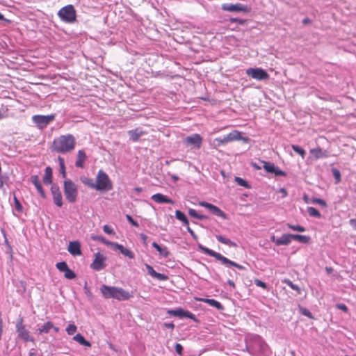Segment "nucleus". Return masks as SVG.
Returning a JSON list of instances; mask_svg holds the SVG:
<instances>
[{"instance_id":"nucleus-32","label":"nucleus","mask_w":356,"mask_h":356,"mask_svg":"<svg viewBox=\"0 0 356 356\" xmlns=\"http://www.w3.org/2000/svg\"><path fill=\"white\" fill-rule=\"evenodd\" d=\"M292 239L298 241L302 243H309L310 241V237L305 235L300 234H292Z\"/></svg>"},{"instance_id":"nucleus-53","label":"nucleus","mask_w":356,"mask_h":356,"mask_svg":"<svg viewBox=\"0 0 356 356\" xmlns=\"http://www.w3.org/2000/svg\"><path fill=\"white\" fill-rule=\"evenodd\" d=\"M336 307L340 310L343 311L344 312H348V311L347 306L343 303L337 304Z\"/></svg>"},{"instance_id":"nucleus-35","label":"nucleus","mask_w":356,"mask_h":356,"mask_svg":"<svg viewBox=\"0 0 356 356\" xmlns=\"http://www.w3.org/2000/svg\"><path fill=\"white\" fill-rule=\"evenodd\" d=\"M216 237L217 240L219 242H220L221 243H223V244H225V245H230V246H232V247H236V244L234 242L232 241L229 238L223 237L221 235H217Z\"/></svg>"},{"instance_id":"nucleus-21","label":"nucleus","mask_w":356,"mask_h":356,"mask_svg":"<svg viewBox=\"0 0 356 356\" xmlns=\"http://www.w3.org/2000/svg\"><path fill=\"white\" fill-rule=\"evenodd\" d=\"M152 200L154 201L156 203L159 204H163V203H168V204H173L174 202L168 198L167 196L161 194V193H156L152 196Z\"/></svg>"},{"instance_id":"nucleus-14","label":"nucleus","mask_w":356,"mask_h":356,"mask_svg":"<svg viewBox=\"0 0 356 356\" xmlns=\"http://www.w3.org/2000/svg\"><path fill=\"white\" fill-rule=\"evenodd\" d=\"M184 142L187 145H193L199 149L201 147L202 143V138L200 134H194L191 136H187L184 139Z\"/></svg>"},{"instance_id":"nucleus-48","label":"nucleus","mask_w":356,"mask_h":356,"mask_svg":"<svg viewBox=\"0 0 356 356\" xmlns=\"http://www.w3.org/2000/svg\"><path fill=\"white\" fill-rule=\"evenodd\" d=\"M313 204H318L323 207H327V203L325 200L320 199V198H314L311 201Z\"/></svg>"},{"instance_id":"nucleus-38","label":"nucleus","mask_w":356,"mask_h":356,"mask_svg":"<svg viewBox=\"0 0 356 356\" xmlns=\"http://www.w3.org/2000/svg\"><path fill=\"white\" fill-rule=\"evenodd\" d=\"M284 282L286 283L290 288L297 291L298 294L301 293V289L300 288L296 285L294 284L291 280H284Z\"/></svg>"},{"instance_id":"nucleus-15","label":"nucleus","mask_w":356,"mask_h":356,"mask_svg":"<svg viewBox=\"0 0 356 356\" xmlns=\"http://www.w3.org/2000/svg\"><path fill=\"white\" fill-rule=\"evenodd\" d=\"M68 252L74 257L81 255V243L78 241H70L67 248Z\"/></svg>"},{"instance_id":"nucleus-24","label":"nucleus","mask_w":356,"mask_h":356,"mask_svg":"<svg viewBox=\"0 0 356 356\" xmlns=\"http://www.w3.org/2000/svg\"><path fill=\"white\" fill-rule=\"evenodd\" d=\"M241 138V136L240 132L238 131H234L232 132H230L229 134H227L226 136L224 137V138L222 140V143H228L232 140H238Z\"/></svg>"},{"instance_id":"nucleus-58","label":"nucleus","mask_w":356,"mask_h":356,"mask_svg":"<svg viewBox=\"0 0 356 356\" xmlns=\"http://www.w3.org/2000/svg\"><path fill=\"white\" fill-rule=\"evenodd\" d=\"M15 207L17 211H21L22 209V206L20 204L19 201L17 199V197H15Z\"/></svg>"},{"instance_id":"nucleus-60","label":"nucleus","mask_w":356,"mask_h":356,"mask_svg":"<svg viewBox=\"0 0 356 356\" xmlns=\"http://www.w3.org/2000/svg\"><path fill=\"white\" fill-rule=\"evenodd\" d=\"M187 227V230L188 232L190 233V234L194 238H197V236L195 235V232H193V230L189 227V225Z\"/></svg>"},{"instance_id":"nucleus-22","label":"nucleus","mask_w":356,"mask_h":356,"mask_svg":"<svg viewBox=\"0 0 356 356\" xmlns=\"http://www.w3.org/2000/svg\"><path fill=\"white\" fill-rule=\"evenodd\" d=\"M145 133L146 132L143 131L140 128H136L128 131L130 139L134 142L138 141L139 138Z\"/></svg>"},{"instance_id":"nucleus-45","label":"nucleus","mask_w":356,"mask_h":356,"mask_svg":"<svg viewBox=\"0 0 356 356\" xmlns=\"http://www.w3.org/2000/svg\"><path fill=\"white\" fill-rule=\"evenodd\" d=\"M235 181L241 186H243V187L247 188H250V186L248 185L247 181L245 179H242L241 177H235Z\"/></svg>"},{"instance_id":"nucleus-4","label":"nucleus","mask_w":356,"mask_h":356,"mask_svg":"<svg viewBox=\"0 0 356 356\" xmlns=\"http://www.w3.org/2000/svg\"><path fill=\"white\" fill-rule=\"evenodd\" d=\"M58 16L66 23H73L76 19V10L72 5L65 6L58 10Z\"/></svg>"},{"instance_id":"nucleus-54","label":"nucleus","mask_w":356,"mask_h":356,"mask_svg":"<svg viewBox=\"0 0 356 356\" xmlns=\"http://www.w3.org/2000/svg\"><path fill=\"white\" fill-rule=\"evenodd\" d=\"M103 229L104 232L108 234H113L114 232L113 229L108 225H106L104 226Z\"/></svg>"},{"instance_id":"nucleus-33","label":"nucleus","mask_w":356,"mask_h":356,"mask_svg":"<svg viewBox=\"0 0 356 356\" xmlns=\"http://www.w3.org/2000/svg\"><path fill=\"white\" fill-rule=\"evenodd\" d=\"M175 217L179 220L181 221L184 225L188 226L189 222L186 216V215L181 211L177 210L175 211Z\"/></svg>"},{"instance_id":"nucleus-44","label":"nucleus","mask_w":356,"mask_h":356,"mask_svg":"<svg viewBox=\"0 0 356 356\" xmlns=\"http://www.w3.org/2000/svg\"><path fill=\"white\" fill-rule=\"evenodd\" d=\"M188 214L192 216V217H194V218H196L197 219H200V220H202V219H205L206 217L203 215H200L197 213V211L193 209H190L188 210Z\"/></svg>"},{"instance_id":"nucleus-7","label":"nucleus","mask_w":356,"mask_h":356,"mask_svg":"<svg viewBox=\"0 0 356 356\" xmlns=\"http://www.w3.org/2000/svg\"><path fill=\"white\" fill-rule=\"evenodd\" d=\"M199 248L205 254L216 258L217 260H219L222 262V264L225 265H230L232 266V261L228 259L225 257L222 256L221 254L216 252L208 248L204 247L202 245H200Z\"/></svg>"},{"instance_id":"nucleus-23","label":"nucleus","mask_w":356,"mask_h":356,"mask_svg":"<svg viewBox=\"0 0 356 356\" xmlns=\"http://www.w3.org/2000/svg\"><path fill=\"white\" fill-rule=\"evenodd\" d=\"M87 159L86 152L83 150H79L77 152V159L75 163V165L77 168H83L84 163Z\"/></svg>"},{"instance_id":"nucleus-46","label":"nucleus","mask_w":356,"mask_h":356,"mask_svg":"<svg viewBox=\"0 0 356 356\" xmlns=\"http://www.w3.org/2000/svg\"><path fill=\"white\" fill-rule=\"evenodd\" d=\"M299 310H300V312L301 314H302V315H304L305 316H307L308 318H309L311 319L314 318V316H313L312 314L308 309H307L306 308L300 307L299 308Z\"/></svg>"},{"instance_id":"nucleus-18","label":"nucleus","mask_w":356,"mask_h":356,"mask_svg":"<svg viewBox=\"0 0 356 356\" xmlns=\"http://www.w3.org/2000/svg\"><path fill=\"white\" fill-rule=\"evenodd\" d=\"M117 287L108 286L103 285L101 288V292L105 298H114Z\"/></svg>"},{"instance_id":"nucleus-29","label":"nucleus","mask_w":356,"mask_h":356,"mask_svg":"<svg viewBox=\"0 0 356 356\" xmlns=\"http://www.w3.org/2000/svg\"><path fill=\"white\" fill-rule=\"evenodd\" d=\"M43 182L44 184H50L52 182V169L49 166L45 168Z\"/></svg>"},{"instance_id":"nucleus-52","label":"nucleus","mask_w":356,"mask_h":356,"mask_svg":"<svg viewBox=\"0 0 356 356\" xmlns=\"http://www.w3.org/2000/svg\"><path fill=\"white\" fill-rule=\"evenodd\" d=\"M254 284L259 286V287H261L264 289H267V285L265 282L261 281L260 280H258V279H256L254 280Z\"/></svg>"},{"instance_id":"nucleus-10","label":"nucleus","mask_w":356,"mask_h":356,"mask_svg":"<svg viewBox=\"0 0 356 356\" xmlns=\"http://www.w3.org/2000/svg\"><path fill=\"white\" fill-rule=\"evenodd\" d=\"M222 9L229 12H243L248 13L250 11L245 6L241 3L232 4V3H223L222 5Z\"/></svg>"},{"instance_id":"nucleus-55","label":"nucleus","mask_w":356,"mask_h":356,"mask_svg":"<svg viewBox=\"0 0 356 356\" xmlns=\"http://www.w3.org/2000/svg\"><path fill=\"white\" fill-rule=\"evenodd\" d=\"M175 349L177 353H178L179 355H182L183 347L180 343H177L175 346Z\"/></svg>"},{"instance_id":"nucleus-3","label":"nucleus","mask_w":356,"mask_h":356,"mask_svg":"<svg viewBox=\"0 0 356 356\" xmlns=\"http://www.w3.org/2000/svg\"><path fill=\"white\" fill-rule=\"evenodd\" d=\"M63 188L66 200L70 203L75 202L78 196L77 186L72 180L66 179Z\"/></svg>"},{"instance_id":"nucleus-59","label":"nucleus","mask_w":356,"mask_h":356,"mask_svg":"<svg viewBox=\"0 0 356 356\" xmlns=\"http://www.w3.org/2000/svg\"><path fill=\"white\" fill-rule=\"evenodd\" d=\"M163 325L164 327L170 328L171 330H173L175 328V325L173 323H165Z\"/></svg>"},{"instance_id":"nucleus-31","label":"nucleus","mask_w":356,"mask_h":356,"mask_svg":"<svg viewBox=\"0 0 356 356\" xmlns=\"http://www.w3.org/2000/svg\"><path fill=\"white\" fill-rule=\"evenodd\" d=\"M54 327V324L51 321H48L45 323L40 328L38 329V332L40 334H42L43 333H48L49 330Z\"/></svg>"},{"instance_id":"nucleus-43","label":"nucleus","mask_w":356,"mask_h":356,"mask_svg":"<svg viewBox=\"0 0 356 356\" xmlns=\"http://www.w3.org/2000/svg\"><path fill=\"white\" fill-rule=\"evenodd\" d=\"M77 330V327L74 324L71 323L66 327V332L69 335L74 334Z\"/></svg>"},{"instance_id":"nucleus-56","label":"nucleus","mask_w":356,"mask_h":356,"mask_svg":"<svg viewBox=\"0 0 356 356\" xmlns=\"http://www.w3.org/2000/svg\"><path fill=\"white\" fill-rule=\"evenodd\" d=\"M3 236H4V238H5V244L6 245L8 248L10 250V251L12 252V251H13L12 247H11V245H10V243L8 242V240L7 236H6V233L3 230Z\"/></svg>"},{"instance_id":"nucleus-57","label":"nucleus","mask_w":356,"mask_h":356,"mask_svg":"<svg viewBox=\"0 0 356 356\" xmlns=\"http://www.w3.org/2000/svg\"><path fill=\"white\" fill-rule=\"evenodd\" d=\"M274 174L276 175V176H286V174L285 172L280 170L278 168L276 167L275 168V172H274Z\"/></svg>"},{"instance_id":"nucleus-62","label":"nucleus","mask_w":356,"mask_h":356,"mask_svg":"<svg viewBox=\"0 0 356 356\" xmlns=\"http://www.w3.org/2000/svg\"><path fill=\"white\" fill-rule=\"evenodd\" d=\"M350 225L353 227L355 230H356V219L353 218L350 220Z\"/></svg>"},{"instance_id":"nucleus-51","label":"nucleus","mask_w":356,"mask_h":356,"mask_svg":"<svg viewBox=\"0 0 356 356\" xmlns=\"http://www.w3.org/2000/svg\"><path fill=\"white\" fill-rule=\"evenodd\" d=\"M126 218L133 226L136 227H139L138 223L136 220H134V218L130 215H127Z\"/></svg>"},{"instance_id":"nucleus-13","label":"nucleus","mask_w":356,"mask_h":356,"mask_svg":"<svg viewBox=\"0 0 356 356\" xmlns=\"http://www.w3.org/2000/svg\"><path fill=\"white\" fill-rule=\"evenodd\" d=\"M51 192L53 196V200L54 204L58 207H61L63 204V197L61 192L60 191L59 187L56 185L53 184L51 187Z\"/></svg>"},{"instance_id":"nucleus-30","label":"nucleus","mask_w":356,"mask_h":356,"mask_svg":"<svg viewBox=\"0 0 356 356\" xmlns=\"http://www.w3.org/2000/svg\"><path fill=\"white\" fill-rule=\"evenodd\" d=\"M73 340L76 341V342H78L79 343H80L81 345H83L84 346L91 347V343L85 339L83 336L80 333L76 334L73 337Z\"/></svg>"},{"instance_id":"nucleus-49","label":"nucleus","mask_w":356,"mask_h":356,"mask_svg":"<svg viewBox=\"0 0 356 356\" xmlns=\"http://www.w3.org/2000/svg\"><path fill=\"white\" fill-rule=\"evenodd\" d=\"M111 247L114 250H119L121 253L122 251L125 248L122 245L114 242H113Z\"/></svg>"},{"instance_id":"nucleus-40","label":"nucleus","mask_w":356,"mask_h":356,"mask_svg":"<svg viewBox=\"0 0 356 356\" xmlns=\"http://www.w3.org/2000/svg\"><path fill=\"white\" fill-rule=\"evenodd\" d=\"M81 181L86 186L90 187L91 188L95 189V183H94L92 179L88 177L81 178Z\"/></svg>"},{"instance_id":"nucleus-16","label":"nucleus","mask_w":356,"mask_h":356,"mask_svg":"<svg viewBox=\"0 0 356 356\" xmlns=\"http://www.w3.org/2000/svg\"><path fill=\"white\" fill-rule=\"evenodd\" d=\"M168 313L170 314H172L175 316L179 317H186L191 319H193L194 321L196 320L195 316L193 314L188 311L183 310L182 309H178L176 310H169Z\"/></svg>"},{"instance_id":"nucleus-26","label":"nucleus","mask_w":356,"mask_h":356,"mask_svg":"<svg viewBox=\"0 0 356 356\" xmlns=\"http://www.w3.org/2000/svg\"><path fill=\"white\" fill-rule=\"evenodd\" d=\"M199 300L201 302L208 303L210 306L213 307L219 310L223 309V306L222 305V304L214 299L200 298Z\"/></svg>"},{"instance_id":"nucleus-9","label":"nucleus","mask_w":356,"mask_h":356,"mask_svg":"<svg viewBox=\"0 0 356 356\" xmlns=\"http://www.w3.org/2000/svg\"><path fill=\"white\" fill-rule=\"evenodd\" d=\"M54 115H36L33 116V122L38 125L40 128L46 127L51 121L54 120Z\"/></svg>"},{"instance_id":"nucleus-47","label":"nucleus","mask_w":356,"mask_h":356,"mask_svg":"<svg viewBox=\"0 0 356 356\" xmlns=\"http://www.w3.org/2000/svg\"><path fill=\"white\" fill-rule=\"evenodd\" d=\"M122 254L127 257H129V259H134V254L132 251H131L128 248H124L122 251Z\"/></svg>"},{"instance_id":"nucleus-63","label":"nucleus","mask_w":356,"mask_h":356,"mask_svg":"<svg viewBox=\"0 0 356 356\" xmlns=\"http://www.w3.org/2000/svg\"><path fill=\"white\" fill-rule=\"evenodd\" d=\"M232 266H234V267H236V268H237L238 269H240V270L244 269V267L243 266H241V265H240L238 264H236V263H235L234 261H232Z\"/></svg>"},{"instance_id":"nucleus-20","label":"nucleus","mask_w":356,"mask_h":356,"mask_svg":"<svg viewBox=\"0 0 356 356\" xmlns=\"http://www.w3.org/2000/svg\"><path fill=\"white\" fill-rule=\"evenodd\" d=\"M31 182L33 183V184L36 188L38 193H40V195H41V197L43 198H45L46 195H45L44 191L41 185L39 177L38 175H33L31 177Z\"/></svg>"},{"instance_id":"nucleus-28","label":"nucleus","mask_w":356,"mask_h":356,"mask_svg":"<svg viewBox=\"0 0 356 356\" xmlns=\"http://www.w3.org/2000/svg\"><path fill=\"white\" fill-rule=\"evenodd\" d=\"M310 154L316 159H319L321 158H324L327 156L326 153L325 151H323V149L321 147L314 148L310 150Z\"/></svg>"},{"instance_id":"nucleus-42","label":"nucleus","mask_w":356,"mask_h":356,"mask_svg":"<svg viewBox=\"0 0 356 356\" xmlns=\"http://www.w3.org/2000/svg\"><path fill=\"white\" fill-rule=\"evenodd\" d=\"M286 225L289 229H291V230H293V231H297V232H303L305 231V228L299 225H294L288 223Z\"/></svg>"},{"instance_id":"nucleus-41","label":"nucleus","mask_w":356,"mask_h":356,"mask_svg":"<svg viewBox=\"0 0 356 356\" xmlns=\"http://www.w3.org/2000/svg\"><path fill=\"white\" fill-rule=\"evenodd\" d=\"M291 147L293 149V151L295 152L298 153V154H300L302 156V158L305 157V151L304 149H302V147H299L298 145H292Z\"/></svg>"},{"instance_id":"nucleus-39","label":"nucleus","mask_w":356,"mask_h":356,"mask_svg":"<svg viewBox=\"0 0 356 356\" xmlns=\"http://www.w3.org/2000/svg\"><path fill=\"white\" fill-rule=\"evenodd\" d=\"M92 238L95 241H99L106 245H109V246H111V244L113 243V242L108 241L104 236H92Z\"/></svg>"},{"instance_id":"nucleus-37","label":"nucleus","mask_w":356,"mask_h":356,"mask_svg":"<svg viewBox=\"0 0 356 356\" xmlns=\"http://www.w3.org/2000/svg\"><path fill=\"white\" fill-rule=\"evenodd\" d=\"M58 159L59 162L60 172L62 174L63 177L65 178L66 177V171L64 159L60 156H58Z\"/></svg>"},{"instance_id":"nucleus-27","label":"nucleus","mask_w":356,"mask_h":356,"mask_svg":"<svg viewBox=\"0 0 356 356\" xmlns=\"http://www.w3.org/2000/svg\"><path fill=\"white\" fill-rule=\"evenodd\" d=\"M152 246L159 252L161 256L163 257H168L169 256L170 252L166 247H162L156 242L152 243Z\"/></svg>"},{"instance_id":"nucleus-12","label":"nucleus","mask_w":356,"mask_h":356,"mask_svg":"<svg viewBox=\"0 0 356 356\" xmlns=\"http://www.w3.org/2000/svg\"><path fill=\"white\" fill-rule=\"evenodd\" d=\"M199 204L209 209L213 214L223 219H226V214L218 207L207 202H200Z\"/></svg>"},{"instance_id":"nucleus-1","label":"nucleus","mask_w":356,"mask_h":356,"mask_svg":"<svg viewBox=\"0 0 356 356\" xmlns=\"http://www.w3.org/2000/svg\"><path fill=\"white\" fill-rule=\"evenodd\" d=\"M76 146V138L70 134L60 135L54 138L50 149L52 152L67 154L73 151Z\"/></svg>"},{"instance_id":"nucleus-8","label":"nucleus","mask_w":356,"mask_h":356,"mask_svg":"<svg viewBox=\"0 0 356 356\" xmlns=\"http://www.w3.org/2000/svg\"><path fill=\"white\" fill-rule=\"evenodd\" d=\"M106 257L100 253L97 252L95 254V259L90 264V268L95 270H101L106 267Z\"/></svg>"},{"instance_id":"nucleus-36","label":"nucleus","mask_w":356,"mask_h":356,"mask_svg":"<svg viewBox=\"0 0 356 356\" xmlns=\"http://www.w3.org/2000/svg\"><path fill=\"white\" fill-rule=\"evenodd\" d=\"M307 212H308L309 215L312 217H315L317 218H321V213L314 207H309L307 208Z\"/></svg>"},{"instance_id":"nucleus-6","label":"nucleus","mask_w":356,"mask_h":356,"mask_svg":"<svg viewBox=\"0 0 356 356\" xmlns=\"http://www.w3.org/2000/svg\"><path fill=\"white\" fill-rule=\"evenodd\" d=\"M246 74L258 81L266 80L269 78L267 72L261 68H249L246 70Z\"/></svg>"},{"instance_id":"nucleus-25","label":"nucleus","mask_w":356,"mask_h":356,"mask_svg":"<svg viewBox=\"0 0 356 356\" xmlns=\"http://www.w3.org/2000/svg\"><path fill=\"white\" fill-rule=\"evenodd\" d=\"M292 240V234H285L276 240V245H289Z\"/></svg>"},{"instance_id":"nucleus-5","label":"nucleus","mask_w":356,"mask_h":356,"mask_svg":"<svg viewBox=\"0 0 356 356\" xmlns=\"http://www.w3.org/2000/svg\"><path fill=\"white\" fill-rule=\"evenodd\" d=\"M23 323L24 320L22 317H20L17 321L16 330L18 334V337L25 342L33 341V338L30 335L29 331L26 329Z\"/></svg>"},{"instance_id":"nucleus-2","label":"nucleus","mask_w":356,"mask_h":356,"mask_svg":"<svg viewBox=\"0 0 356 356\" xmlns=\"http://www.w3.org/2000/svg\"><path fill=\"white\" fill-rule=\"evenodd\" d=\"M113 184L108 175L100 170L96 177L95 189L97 191H110Z\"/></svg>"},{"instance_id":"nucleus-61","label":"nucleus","mask_w":356,"mask_h":356,"mask_svg":"<svg viewBox=\"0 0 356 356\" xmlns=\"http://www.w3.org/2000/svg\"><path fill=\"white\" fill-rule=\"evenodd\" d=\"M230 21L232 22H238V23H239L241 24H244V20L241 19H238V18H231Z\"/></svg>"},{"instance_id":"nucleus-11","label":"nucleus","mask_w":356,"mask_h":356,"mask_svg":"<svg viewBox=\"0 0 356 356\" xmlns=\"http://www.w3.org/2000/svg\"><path fill=\"white\" fill-rule=\"evenodd\" d=\"M57 269L60 272H64L65 278L72 280L76 277L75 273L71 270L65 261L58 262L56 264Z\"/></svg>"},{"instance_id":"nucleus-64","label":"nucleus","mask_w":356,"mask_h":356,"mask_svg":"<svg viewBox=\"0 0 356 356\" xmlns=\"http://www.w3.org/2000/svg\"><path fill=\"white\" fill-rule=\"evenodd\" d=\"M140 236L141 239L143 240V243H147L148 237L144 234H140Z\"/></svg>"},{"instance_id":"nucleus-34","label":"nucleus","mask_w":356,"mask_h":356,"mask_svg":"<svg viewBox=\"0 0 356 356\" xmlns=\"http://www.w3.org/2000/svg\"><path fill=\"white\" fill-rule=\"evenodd\" d=\"M263 163V168L264 169L269 173H274L275 172L276 166L274 165V163L266 162V161H261Z\"/></svg>"},{"instance_id":"nucleus-50","label":"nucleus","mask_w":356,"mask_h":356,"mask_svg":"<svg viewBox=\"0 0 356 356\" xmlns=\"http://www.w3.org/2000/svg\"><path fill=\"white\" fill-rule=\"evenodd\" d=\"M332 172L336 179V182L338 183L341 181V173L337 169H333Z\"/></svg>"},{"instance_id":"nucleus-17","label":"nucleus","mask_w":356,"mask_h":356,"mask_svg":"<svg viewBox=\"0 0 356 356\" xmlns=\"http://www.w3.org/2000/svg\"><path fill=\"white\" fill-rule=\"evenodd\" d=\"M133 297V295L131 294L129 291H127L124 290L122 288H118L116 289L115 295V299H117L118 300H127L130 299Z\"/></svg>"},{"instance_id":"nucleus-19","label":"nucleus","mask_w":356,"mask_h":356,"mask_svg":"<svg viewBox=\"0 0 356 356\" xmlns=\"http://www.w3.org/2000/svg\"><path fill=\"white\" fill-rule=\"evenodd\" d=\"M145 267L148 273L154 278H156L159 280L165 281L168 280V277L164 274L157 273L154 270L153 267L147 264H145Z\"/></svg>"}]
</instances>
